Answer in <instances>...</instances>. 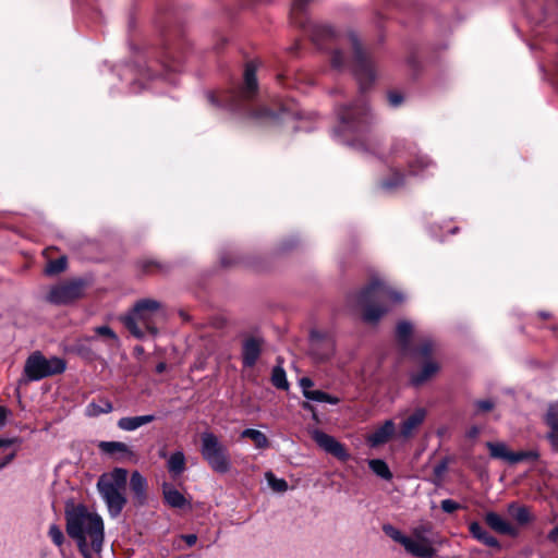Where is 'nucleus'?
Returning a JSON list of instances; mask_svg holds the SVG:
<instances>
[{"mask_svg": "<svg viewBox=\"0 0 558 558\" xmlns=\"http://www.w3.org/2000/svg\"><path fill=\"white\" fill-rule=\"evenodd\" d=\"M441 509L446 512H453L458 509V504L450 499H445L441 501Z\"/></svg>", "mask_w": 558, "mask_h": 558, "instance_id": "nucleus-37", "label": "nucleus"}, {"mask_svg": "<svg viewBox=\"0 0 558 558\" xmlns=\"http://www.w3.org/2000/svg\"><path fill=\"white\" fill-rule=\"evenodd\" d=\"M242 437L252 439L259 449H265L269 446L267 436L257 429H245L242 432Z\"/></svg>", "mask_w": 558, "mask_h": 558, "instance_id": "nucleus-26", "label": "nucleus"}, {"mask_svg": "<svg viewBox=\"0 0 558 558\" xmlns=\"http://www.w3.org/2000/svg\"><path fill=\"white\" fill-rule=\"evenodd\" d=\"M87 411L92 415L99 413H108L112 411V404L109 401H101L100 404L92 403L88 405Z\"/></svg>", "mask_w": 558, "mask_h": 558, "instance_id": "nucleus-35", "label": "nucleus"}, {"mask_svg": "<svg viewBox=\"0 0 558 558\" xmlns=\"http://www.w3.org/2000/svg\"><path fill=\"white\" fill-rule=\"evenodd\" d=\"M183 539L185 541V543L189 545V546H193L196 541H197V537L195 534H189V535H184L183 536Z\"/></svg>", "mask_w": 558, "mask_h": 558, "instance_id": "nucleus-41", "label": "nucleus"}, {"mask_svg": "<svg viewBox=\"0 0 558 558\" xmlns=\"http://www.w3.org/2000/svg\"><path fill=\"white\" fill-rule=\"evenodd\" d=\"M308 400L317 401V402H327L331 404H337L339 402V399L336 397H332L330 395L325 393L320 390H311L308 396L305 397Z\"/></svg>", "mask_w": 558, "mask_h": 558, "instance_id": "nucleus-30", "label": "nucleus"}, {"mask_svg": "<svg viewBox=\"0 0 558 558\" xmlns=\"http://www.w3.org/2000/svg\"><path fill=\"white\" fill-rule=\"evenodd\" d=\"M166 317L162 305L151 299L138 301L133 311L123 318L125 327L136 338L158 332L157 324Z\"/></svg>", "mask_w": 558, "mask_h": 558, "instance_id": "nucleus-3", "label": "nucleus"}, {"mask_svg": "<svg viewBox=\"0 0 558 558\" xmlns=\"http://www.w3.org/2000/svg\"><path fill=\"white\" fill-rule=\"evenodd\" d=\"M14 458V454L9 456L5 458V461L1 464V466H4L7 463H9Z\"/></svg>", "mask_w": 558, "mask_h": 558, "instance_id": "nucleus-45", "label": "nucleus"}, {"mask_svg": "<svg viewBox=\"0 0 558 558\" xmlns=\"http://www.w3.org/2000/svg\"><path fill=\"white\" fill-rule=\"evenodd\" d=\"M48 535L52 543L61 547L65 541L62 530L57 524H51L48 529Z\"/></svg>", "mask_w": 558, "mask_h": 558, "instance_id": "nucleus-33", "label": "nucleus"}, {"mask_svg": "<svg viewBox=\"0 0 558 558\" xmlns=\"http://www.w3.org/2000/svg\"><path fill=\"white\" fill-rule=\"evenodd\" d=\"M66 533L85 558H100L105 524L100 514L84 505L65 507Z\"/></svg>", "mask_w": 558, "mask_h": 558, "instance_id": "nucleus-1", "label": "nucleus"}, {"mask_svg": "<svg viewBox=\"0 0 558 558\" xmlns=\"http://www.w3.org/2000/svg\"><path fill=\"white\" fill-rule=\"evenodd\" d=\"M426 416L424 409H414L405 412L400 421L397 439L407 441L412 438L418 427L422 425Z\"/></svg>", "mask_w": 558, "mask_h": 558, "instance_id": "nucleus-10", "label": "nucleus"}, {"mask_svg": "<svg viewBox=\"0 0 558 558\" xmlns=\"http://www.w3.org/2000/svg\"><path fill=\"white\" fill-rule=\"evenodd\" d=\"M96 333L104 338L110 344H118L119 339L113 330L107 326H100L95 329Z\"/></svg>", "mask_w": 558, "mask_h": 558, "instance_id": "nucleus-32", "label": "nucleus"}, {"mask_svg": "<svg viewBox=\"0 0 558 558\" xmlns=\"http://www.w3.org/2000/svg\"><path fill=\"white\" fill-rule=\"evenodd\" d=\"M98 448L107 454H110L112 457H123L126 454H130L131 451L124 442L121 441H100L98 444Z\"/></svg>", "mask_w": 558, "mask_h": 558, "instance_id": "nucleus-19", "label": "nucleus"}, {"mask_svg": "<svg viewBox=\"0 0 558 558\" xmlns=\"http://www.w3.org/2000/svg\"><path fill=\"white\" fill-rule=\"evenodd\" d=\"M128 480V472L124 469L117 468L109 473L100 476L97 487L98 489H114L122 492Z\"/></svg>", "mask_w": 558, "mask_h": 558, "instance_id": "nucleus-11", "label": "nucleus"}, {"mask_svg": "<svg viewBox=\"0 0 558 558\" xmlns=\"http://www.w3.org/2000/svg\"><path fill=\"white\" fill-rule=\"evenodd\" d=\"M402 98L401 96H399L398 94H390L389 95V101L393 105V106H397L401 102Z\"/></svg>", "mask_w": 558, "mask_h": 558, "instance_id": "nucleus-42", "label": "nucleus"}, {"mask_svg": "<svg viewBox=\"0 0 558 558\" xmlns=\"http://www.w3.org/2000/svg\"><path fill=\"white\" fill-rule=\"evenodd\" d=\"M272 384L280 389L288 388V380L286 378V373L282 368L276 367L272 372L271 376Z\"/></svg>", "mask_w": 558, "mask_h": 558, "instance_id": "nucleus-34", "label": "nucleus"}, {"mask_svg": "<svg viewBox=\"0 0 558 558\" xmlns=\"http://www.w3.org/2000/svg\"><path fill=\"white\" fill-rule=\"evenodd\" d=\"M383 531L389 538L400 544L403 549L412 556L432 558L436 553L433 542L424 535L427 529L423 526L414 527L410 535L404 534L391 524H385Z\"/></svg>", "mask_w": 558, "mask_h": 558, "instance_id": "nucleus-4", "label": "nucleus"}, {"mask_svg": "<svg viewBox=\"0 0 558 558\" xmlns=\"http://www.w3.org/2000/svg\"><path fill=\"white\" fill-rule=\"evenodd\" d=\"M50 252H51L50 250H46L44 252L45 257L48 259L46 267H45V272L47 275L53 276V275H58V274L62 272L65 269L66 258L64 256H60L57 259H50L49 258Z\"/></svg>", "mask_w": 558, "mask_h": 558, "instance_id": "nucleus-22", "label": "nucleus"}, {"mask_svg": "<svg viewBox=\"0 0 558 558\" xmlns=\"http://www.w3.org/2000/svg\"><path fill=\"white\" fill-rule=\"evenodd\" d=\"M490 456L496 459H501L508 463H517L523 460L526 457V453L519 451H511L505 444L502 442H489L487 444Z\"/></svg>", "mask_w": 558, "mask_h": 558, "instance_id": "nucleus-14", "label": "nucleus"}, {"mask_svg": "<svg viewBox=\"0 0 558 558\" xmlns=\"http://www.w3.org/2000/svg\"><path fill=\"white\" fill-rule=\"evenodd\" d=\"M162 493L166 502L174 508H182L186 505L185 497L170 484H163Z\"/></svg>", "mask_w": 558, "mask_h": 558, "instance_id": "nucleus-21", "label": "nucleus"}, {"mask_svg": "<svg viewBox=\"0 0 558 558\" xmlns=\"http://www.w3.org/2000/svg\"><path fill=\"white\" fill-rule=\"evenodd\" d=\"M300 386L302 388L303 396H308L310 391L313 390V381L310 378L303 377L300 379Z\"/></svg>", "mask_w": 558, "mask_h": 558, "instance_id": "nucleus-36", "label": "nucleus"}, {"mask_svg": "<svg viewBox=\"0 0 558 558\" xmlns=\"http://www.w3.org/2000/svg\"><path fill=\"white\" fill-rule=\"evenodd\" d=\"M398 338L401 342L405 343L408 338L414 335V327L408 322H401L397 327Z\"/></svg>", "mask_w": 558, "mask_h": 558, "instance_id": "nucleus-31", "label": "nucleus"}, {"mask_svg": "<svg viewBox=\"0 0 558 558\" xmlns=\"http://www.w3.org/2000/svg\"><path fill=\"white\" fill-rule=\"evenodd\" d=\"M478 405L483 411H488L492 409V404L488 401H483Z\"/></svg>", "mask_w": 558, "mask_h": 558, "instance_id": "nucleus-43", "label": "nucleus"}, {"mask_svg": "<svg viewBox=\"0 0 558 558\" xmlns=\"http://www.w3.org/2000/svg\"><path fill=\"white\" fill-rule=\"evenodd\" d=\"M470 532L472 533V535L475 538H477L485 545L490 546V547L498 546V541L494 536L489 535L478 523H476V522L471 523Z\"/></svg>", "mask_w": 558, "mask_h": 558, "instance_id": "nucleus-24", "label": "nucleus"}, {"mask_svg": "<svg viewBox=\"0 0 558 558\" xmlns=\"http://www.w3.org/2000/svg\"><path fill=\"white\" fill-rule=\"evenodd\" d=\"M507 511H508L509 517L519 526L529 524L533 519L529 508H526L523 505H519V504H514V502L510 504L507 508Z\"/></svg>", "mask_w": 558, "mask_h": 558, "instance_id": "nucleus-17", "label": "nucleus"}, {"mask_svg": "<svg viewBox=\"0 0 558 558\" xmlns=\"http://www.w3.org/2000/svg\"><path fill=\"white\" fill-rule=\"evenodd\" d=\"M130 488L138 504H143L146 496L147 482L138 472H133L130 481Z\"/></svg>", "mask_w": 558, "mask_h": 558, "instance_id": "nucleus-18", "label": "nucleus"}, {"mask_svg": "<svg viewBox=\"0 0 558 558\" xmlns=\"http://www.w3.org/2000/svg\"><path fill=\"white\" fill-rule=\"evenodd\" d=\"M16 442L15 438H0V449L4 447H10Z\"/></svg>", "mask_w": 558, "mask_h": 558, "instance_id": "nucleus-39", "label": "nucleus"}, {"mask_svg": "<svg viewBox=\"0 0 558 558\" xmlns=\"http://www.w3.org/2000/svg\"><path fill=\"white\" fill-rule=\"evenodd\" d=\"M64 369L65 362L60 357L46 359L39 352H35L26 360L24 374L29 380H39L44 377L61 374Z\"/></svg>", "mask_w": 558, "mask_h": 558, "instance_id": "nucleus-7", "label": "nucleus"}, {"mask_svg": "<svg viewBox=\"0 0 558 558\" xmlns=\"http://www.w3.org/2000/svg\"><path fill=\"white\" fill-rule=\"evenodd\" d=\"M308 433L317 446L325 452L333 456L340 461H347L350 459V454L344 445L338 441L333 436L317 428L310 429Z\"/></svg>", "mask_w": 558, "mask_h": 558, "instance_id": "nucleus-9", "label": "nucleus"}, {"mask_svg": "<svg viewBox=\"0 0 558 558\" xmlns=\"http://www.w3.org/2000/svg\"><path fill=\"white\" fill-rule=\"evenodd\" d=\"M165 368H166V365H165L163 363H160V364H158V365H157V372H158V373L163 372V371H165Z\"/></svg>", "mask_w": 558, "mask_h": 558, "instance_id": "nucleus-44", "label": "nucleus"}, {"mask_svg": "<svg viewBox=\"0 0 558 558\" xmlns=\"http://www.w3.org/2000/svg\"><path fill=\"white\" fill-rule=\"evenodd\" d=\"M260 341L256 339H250L245 341L243 347V361L247 366L254 365L260 353Z\"/></svg>", "mask_w": 558, "mask_h": 558, "instance_id": "nucleus-20", "label": "nucleus"}, {"mask_svg": "<svg viewBox=\"0 0 558 558\" xmlns=\"http://www.w3.org/2000/svg\"><path fill=\"white\" fill-rule=\"evenodd\" d=\"M549 541L553 543H558V525L555 526L548 534Z\"/></svg>", "mask_w": 558, "mask_h": 558, "instance_id": "nucleus-40", "label": "nucleus"}, {"mask_svg": "<svg viewBox=\"0 0 558 558\" xmlns=\"http://www.w3.org/2000/svg\"><path fill=\"white\" fill-rule=\"evenodd\" d=\"M436 343L429 339L418 341L413 350V357L417 361L418 367L412 376V380L421 385L434 378L441 369V363L434 356Z\"/></svg>", "mask_w": 558, "mask_h": 558, "instance_id": "nucleus-5", "label": "nucleus"}, {"mask_svg": "<svg viewBox=\"0 0 558 558\" xmlns=\"http://www.w3.org/2000/svg\"><path fill=\"white\" fill-rule=\"evenodd\" d=\"M244 86L247 94H253L257 88V81L255 76V68L248 65L244 73Z\"/></svg>", "mask_w": 558, "mask_h": 558, "instance_id": "nucleus-29", "label": "nucleus"}, {"mask_svg": "<svg viewBox=\"0 0 558 558\" xmlns=\"http://www.w3.org/2000/svg\"><path fill=\"white\" fill-rule=\"evenodd\" d=\"M9 413L10 411L7 408L0 407V428L4 426Z\"/></svg>", "mask_w": 558, "mask_h": 558, "instance_id": "nucleus-38", "label": "nucleus"}, {"mask_svg": "<svg viewBox=\"0 0 558 558\" xmlns=\"http://www.w3.org/2000/svg\"><path fill=\"white\" fill-rule=\"evenodd\" d=\"M83 295L81 281H68L56 284L47 293V300L53 304H66Z\"/></svg>", "mask_w": 558, "mask_h": 558, "instance_id": "nucleus-8", "label": "nucleus"}, {"mask_svg": "<svg viewBox=\"0 0 558 558\" xmlns=\"http://www.w3.org/2000/svg\"><path fill=\"white\" fill-rule=\"evenodd\" d=\"M485 521L494 531L500 534H506L510 536L518 535V529L509 521L504 519L496 512H487L485 514Z\"/></svg>", "mask_w": 558, "mask_h": 558, "instance_id": "nucleus-15", "label": "nucleus"}, {"mask_svg": "<svg viewBox=\"0 0 558 558\" xmlns=\"http://www.w3.org/2000/svg\"><path fill=\"white\" fill-rule=\"evenodd\" d=\"M404 294L387 286L380 279L372 280L367 286L348 296V306L359 312L367 322H376L388 312L387 303H400Z\"/></svg>", "mask_w": 558, "mask_h": 558, "instance_id": "nucleus-2", "label": "nucleus"}, {"mask_svg": "<svg viewBox=\"0 0 558 558\" xmlns=\"http://www.w3.org/2000/svg\"><path fill=\"white\" fill-rule=\"evenodd\" d=\"M155 420L154 415L125 416L118 421V427L122 430L132 432Z\"/></svg>", "mask_w": 558, "mask_h": 558, "instance_id": "nucleus-16", "label": "nucleus"}, {"mask_svg": "<svg viewBox=\"0 0 558 558\" xmlns=\"http://www.w3.org/2000/svg\"><path fill=\"white\" fill-rule=\"evenodd\" d=\"M265 478L275 493H284L289 488L287 481L276 477L272 472H266Z\"/></svg>", "mask_w": 558, "mask_h": 558, "instance_id": "nucleus-27", "label": "nucleus"}, {"mask_svg": "<svg viewBox=\"0 0 558 558\" xmlns=\"http://www.w3.org/2000/svg\"><path fill=\"white\" fill-rule=\"evenodd\" d=\"M168 470L174 476L183 473L185 470V457L182 451H175L169 457Z\"/></svg>", "mask_w": 558, "mask_h": 558, "instance_id": "nucleus-25", "label": "nucleus"}, {"mask_svg": "<svg viewBox=\"0 0 558 558\" xmlns=\"http://www.w3.org/2000/svg\"><path fill=\"white\" fill-rule=\"evenodd\" d=\"M202 456L214 472L225 474L231 470L227 448L211 433L202 434Z\"/></svg>", "mask_w": 558, "mask_h": 558, "instance_id": "nucleus-6", "label": "nucleus"}, {"mask_svg": "<svg viewBox=\"0 0 558 558\" xmlns=\"http://www.w3.org/2000/svg\"><path fill=\"white\" fill-rule=\"evenodd\" d=\"M397 435L396 424L393 421L387 420L367 436V441L371 446L376 447L389 441L393 437L397 438Z\"/></svg>", "mask_w": 558, "mask_h": 558, "instance_id": "nucleus-12", "label": "nucleus"}, {"mask_svg": "<svg viewBox=\"0 0 558 558\" xmlns=\"http://www.w3.org/2000/svg\"><path fill=\"white\" fill-rule=\"evenodd\" d=\"M303 408H304V409H307V410H313V408L311 407V404H308V403H306V402H305V403H303Z\"/></svg>", "mask_w": 558, "mask_h": 558, "instance_id": "nucleus-46", "label": "nucleus"}, {"mask_svg": "<svg viewBox=\"0 0 558 558\" xmlns=\"http://www.w3.org/2000/svg\"><path fill=\"white\" fill-rule=\"evenodd\" d=\"M547 423L551 427L549 438L553 445L558 448V403L549 407L547 413Z\"/></svg>", "mask_w": 558, "mask_h": 558, "instance_id": "nucleus-23", "label": "nucleus"}, {"mask_svg": "<svg viewBox=\"0 0 558 558\" xmlns=\"http://www.w3.org/2000/svg\"><path fill=\"white\" fill-rule=\"evenodd\" d=\"M371 470L377 474L378 476L389 480L391 477V473L387 463L379 459H374L368 462Z\"/></svg>", "mask_w": 558, "mask_h": 558, "instance_id": "nucleus-28", "label": "nucleus"}, {"mask_svg": "<svg viewBox=\"0 0 558 558\" xmlns=\"http://www.w3.org/2000/svg\"><path fill=\"white\" fill-rule=\"evenodd\" d=\"M99 493L107 505L109 514L111 517L119 515L126 504L123 493L114 489H99Z\"/></svg>", "mask_w": 558, "mask_h": 558, "instance_id": "nucleus-13", "label": "nucleus"}]
</instances>
